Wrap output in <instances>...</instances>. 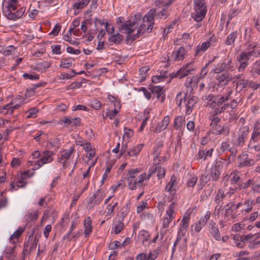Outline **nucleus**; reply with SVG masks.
<instances>
[{"label":"nucleus","instance_id":"nucleus-52","mask_svg":"<svg viewBox=\"0 0 260 260\" xmlns=\"http://www.w3.org/2000/svg\"><path fill=\"white\" fill-rule=\"evenodd\" d=\"M108 99L110 102L113 104L114 108H116L120 109L121 105L119 100L111 94H109L108 96Z\"/></svg>","mask_w":260,"mask_h":260},{"label":"nucleus","instance_id":"nucleus-61","mask_svg":"<svg viewBox=\"0 0 260 260\" xmlns=\"http://www.w3.org/2000/svg\"><path fill=\"white\" fill-rule=\"evenodd\" d=\"M165 76L164 75H159L158 74H156L152 77V81L153 83L165 81Z\"/></svg>","mask_w":260,"mask_h":260},{"label":"nucleus","instance_id":"nucleus-39","mask_svg":"<svg viewBox=\"0 0 260 260\" xmlns=\"http://www.w3.org/2000/svg\"><path fill=\"white\" fill-rule=\"evenodd\" d=\"M185 123V117L184 116H177L175 117L173 127L176 130L179 129Z\"/></svg>","mask_w":260,"mask_h":260},{"label":"nucleus","instance_id":"nucleus-56","mask_svg":"<svg viewBox=\"0 0 260 260\" xmlns=\"http://www.w3.org/2000/svg\"><path fill=\"white\" fill-rule=\"evenodd\" d=\"M146 208H148L147 201L146 200H143L137 207V213L139 214Z\"/></svg>","mask_w":260,"mask_h":260},{"label":"nucleus","instance_id":"nucleus-2","mask_svg":"<svg viewBox=\"0 0 260 260\" xmlns=\"http://www.w3.org/2000/svg\"><path fill=\"white\" fill-rule=\"evenodd\" d=\"M25 10V7L20 6L18 0H9L8 6L4 11L8 19L16 20L23 15Z\"/></svg>","mask_w":260,"mask_h":260},{"label":"nucleus","instance_id":"nucleus-42","mask_svg":"<svg viewBox=\"0 0 260 260\" xmlns=\"http://www.w3.org/2000/svg\"><path fill=\"white\" fill-rule=\"evenodd\" d=\"M17 48L13 45H10L5 48H0V53L5 56H8L15 52Z\"/></svg>","mask_w":260,"mask_h":260},{"label":"nucleus","instance_id":"nucleus-9","mask_svg":"<svg viewBox=\"0 0 260 260\" xmlns=\"http://www.w3.org/2000/svg\"><path fill=\"white\" fill-rule=\"evenodd\" d=\"M175 0H155L156 6L161 9L157 12V15L159 18H166L169 15V6L171 5Z\"/></svg>","mask_w":260,"mask_h":260},{"label":"nucleus","instance_id":"nucleus-45","mask_svg":"<svg viewBox=\"0 0 260 260\" xmlns=\"http://www.w3.org/2000/svg\"><path fill=\"white\" fill-rule=\"evenodd\" d=\"M210 177L208 174H203L200 178L199 181L198 183L199 189H202L209 181Z\"/></svg>","mask_w":260,"mask_h":260},{"label":"nucleus","instance_id":"nucleus-48","mask_svg":"<svg viewBox=\"0 0 260 260\" xmlns=\"http://www.w3.org/2000/svg\"><path fill=\"white\" fill-rule=\"evenodd\" d=\"M38 217V214L37 212H28L25 215L24 218L27 222H32L37 220Z\"/></svg>","mask_w":260,"mask_h":260},{"label":"nucleus","instance_id":"nucleus-49","mask_svg":"<svg viewBox=\"0 0 260 260\" xmlns=\"http://www.w3.org/2000/svg\"><path fill=\"white\" fill-rule=\"evenodd\" d=\"M25 228H19L14 233L10 236V240L11 242L13 243H15V241H14V239L17 240L19 237L24 232Z\"/></svg>","mask_w":260,"mask_h":260},{"label":"nucleus","instance_id":"nucleus-38","mask_svg":"<svg viewBox=\"0 0 260 260\" xmlns=\"http://www.w3.org/2000/svg\"><path fill=\"white\" fill-rule=\"evenodd\" d=\"M85 73L84 70H81L79 72H76L74 70H72V71L69 73H62L59 77V79L61 80H66L71 79V78L75 76L76 75H80Z\"/></svg>","mask_w":260,"mask_h":260},{"label":"nucleus","instance_id":"nucleus-21","mask_svg":"<svg viewBox=\"0 0 260 260\" xmlns=\"http://www.w3.org/2000/svg\"><path fill=\"white\" fill-rule=\"evenodd\" d=\"M237 106V102L235 100H232L230 103H224L222 104L219 106L218 109H215L214 110V113L215 114H220L221 113L224 112L225 111H227V110L231 109L233 110L235 109Z\"/></svg>","mask_w":260,"mask_h":260},{"label":"nucleus","instance_id":"nucleus-64","mask_svg":"<svg viewBox=\"0 0 260 260\" xmlns=\"http://www.w3.org/2000/svg\"><path fill=\"white\" fill-rule=\"evenodd\" d=\"M133 135V131L131 129L124 127V134L123 136V139L126 138L127 139H129Z\"/></svg>","mask_w":260,"mask_h":260},{"label":"nucleus","instance_id":"nucleus-23","mask_svg":"<svg viewBox=\"0 0 260 260\" xmlns=\"http://www.w3.org/2000/svg\"><path fill=\"white\" fill-rule=\"evenodd\" d=\"M173 220L174 219L164 216L160 219V223L161 224V228L160 231L161 239H162L164 235L169 231L170 224Z\"/></svg>","mask_w":260,"mask_h":260},{"label":"nucleus","instance_id":"nucleus-1","mask_svg":"<svg viewBox=\"0 0 260 260\" xmlns=\"http://www.w3.org/2000/svg\"><path fill=\"white\" fill-rule=\"evenodd\" d=\"M155 13V10H150L142 19L141 15L137 13L132 20L121 25L119 31L127 34V38L133 40L139 38L146 30L150 32L153 27Z\"/></svg>","mask_w":260,"mask_h":260},{"label":"nucleus","instance_id":"nucleus-40","mask_svg":"<svg viewBox=\"0 0 260 260\" xmlns=\"http://www.w3.org/2000/svg\"><path fill=\"white\" fill-rule=\"evenodd\" d=\"M149 169L154 170V174L157 172V176L158 179L163 178L165 176L166 172L165 169L158 165H154L150 167Z\"/></svg>","mask_w":260,"mask_h":260},{"label":"nucleus","instance_id":"nucleus-36","mask_svg":"<svg viewBox=\"0 0 260 260\" xmlns=\"http://www.w3.org/2000/svg\"><path fill=\"white\" fill-rule=\"evenodd\" d=\"M143 146L144 144H139L135 146H133L125 154V157H126L127 156L130 157L137 156L142 150Z\"/></svg>","mask_w":260,"mask_h":260},{"label":"nucleus","instance_id":"nucleus-27","mask_svg":"<svg viewBox=\"0 0 260 260\" xmlns=\"http://www.w3.org/2000/svg\"><path fill=\"white\" fill-rule=\"evenodd\" d=\"M59 124L66 123L67 125H73L75 126H80L81 124V118L79 117L71 118L69 117H64L61 119Z\"/></svg>","mask_w":260,"mask_h":260},{"label":"nucleus","instance_id":"nucleus-46","mask_svg":"<svg viewBox=\"0 0 260 260\" xmlns=\"http://www.w3.org/2000/svg\"><path fill=\"white\" fill-rule=\"evenodd\" d=\"M225 91L226 92L223 93V95L221 96H219V99L221 104H223L230 99V96L233 92V89L229 87L226 88Z\"/></svg>","mask_w":260,"mask_h":260},{"label":"nucleus","instance_id":"nucleus-24","mask_svg":"<svg viewBox=\"0 0 260 260\" xmlns=\"http://www.w3.org/2000/svg\"><path fill=\"white\" fill-rule=\"evenodd\" d=\"M210 217V212L208 211L206 214L201 217L200 220L191 226V228L194 226V230L196 232H199L202 230V228L206 224L208 220Z\"/></svg>","mask_w":260,"mask_h":260},{"label":"nucleus","instance_id":"nucleus-26","mask_svg":"<svg viewBox=\"0 0 260 260\" xmlns=\"http://www.w3.org/2000/svg\"><path fill=\"white\" fill-rule=\"evenodd\" d=\"M233 240L232 244L233 246L238 248H243L244 247V234H235L231 235Z\"/></svg>","mask_w":260,"mask_h":260},{"label":"nucleus","instance_id":"nucleus-59","mask_svg":"<svg viewBox=\"0 0 260 260\" xmlns=\"http://www.w3.org/2000/svg\"><path fill=\"white\" fill-rule=\"evenodd\" d=\"M198 180V177L195 175H191L187 181L186 184L188 187H191L195 185Z\"/></svg>","mask_w":260,"mask_h":260},{"label":"nucleus","instance_id":"nucleus-47","mask_svg":"<svg viewBox=\"0 0 260 260\" xmlns=\"http://www.w3.org/2000/svg\"><path fill=\"white\" fill-rule=\"evenodd\" d=\"M174 205L175 203H171L168 206L167 209L166 210V214L164 216L170 217L171 218L174 219L175 218V212H174Z\"/></svg>","mask_w":260,"mask_h":260},{"label":"nucleus","instance_id":"nucleus-53","mask_svg":"<svg viewBox=\"0 0 260 260\" xmlns=\"http://www.w3.org/2000/svg\"><path fill=\"white\" fill-rule=\"evenodd\" d=\"M140 217L142 220L148 219L151 221H154L155 219V216L153 213L146 211L143 212L141 214Z\"/></svg>","mask_w":260,"mask_h":260},{"label":"nucleus","instance_id":"nucleus-4","mask_svg":"<svg viewBox=\"0 0 260 260\" xmlns=\"http://www.w3.org/2000/svg\"><path fill=\"white\" fill-rule=\"evenodd\" d=\"M183 99L186 108V114L189 115L192 112L193 108L198 102V99L196 96L187 94H185L183 98L181 93L179 92L176 97V104L179 107L181 106Z\"/></svg>","mask_w":260,"mask_h":260},{"label":"nucleus","instance_id":"nucleus-7","mask_svg":"<svg viewBox=\"0 0 260 260\" xmlns=\"http://www.w3.org/2000/svg\"><path fill=\"white\" fill-rule=\"evenodd\" d=\"M235 189L230 188L229 191L224 192L222 189H218L215 193L214 202L216 204L215 207V210L219 213L223 206L224 201L226 198H229L235 192Z\"/></svg>","mask_w":260,"mask_h":260},{"label":"nucleus","instance_id":"nucleus-35","mask_svg":"<svg viewBox=\"0 0 260 260\" xmlns=\"http://www.w3.org/2000/svg\"><path fill=\"white\" fill-rule=\"evenodd\" d=\"M186 54V50L184 47H180L176 51H174L172 53V57L175 60H182L184 58L185 55Z\"/></svg>","mask_w":260,"mask_h":260},{"label":"nucleus","instance_id":"nucleus-3","mask_svg":"<svg viewBox=\"0 0 260 260\" xmlns=\"http://www.w3.org/2000/svg\"><path fill=\"white\" fill-rule=\"evenodd\" d=\"M208 119L210 123V132L212 134L222 135L226 136L230 133V127L227 125H221L219 123L221 119L218 117V115H209Z\"/></svg>","mask_w":260,"mask_h":260},{"label":"nucleus","instance_id":"nucleus-15","mask_svg":"<svg viewBox=\"0 0 260 260\" xmlns=\"http://www.w3.org/2000/svg\"><path fill=\"white\" fill-rule=\"evenodd\" d=\"M105 194L101 188H99L93 194L92 196L89 198L87 208L91 209L96 205H99L104 199Z\"/></svg>","mask_w":260,"mask_h":260},{"label":"nucleus","instance_id":"nucleus-34","mask_svg":"<svg viewBox=\"0 0 260 260\" xmlns=\"http://www.w3.org/2000/svg\"><path fill=\"white\" fill-rule=\"evenodd\" d=\"M123 39V36L119 33L113 34L110 35L108 38V41L110 45L119 44Z\"/></svg>","mask_w":260,"mask_h":260},{"label":"nucleus","instance_id":"nucleus-20","mask_svg":"<svg viewBox=\"0 0 260 260\" xmlns=\"http://www.w3.org/2000/svg\"><path fill=\"white\" fill-rule=\"evenodd\" d=\"M193 70L194 69L190 66H182L176 73H171V78H182L190 74Z\"/></svg>","mask_w":260,"mask_h":260},{"label":"nucleus","instance_id":"nucleus-12","mask_svg":"<svg viewBox=\"0 0 260 260\" xmlns=\"http://www.w3.org/2000/svg\"><path fill=\"white\" fill-rule=\"evenodd\" d=\"M203 99L207 101V106L211 108L209 115H216L213 111L215 112V109H218L219 106L222 105L219 99V96L209 94L203 96Z\"/></svg>","mask_w":260,"mask_h":260},{"label":"nucleus","instance_id":"nucleus-60","mask_svg":"<svg viewBox=\"0 0 260 260\" xmlns=\"http://www.w3.org/2000/svg\"><path fill=\"white\" fill-rule=\"evenodd\" d=\"M127 186L128 188L132 190H136L139 185V183L138 182V178L133 179L131 181L127 182Z\"/></svg>","mask_w":260,"mask_h":260},{"label":"nucleus","instance_id":"nucleus-37","mask_svg":"<svg viewBox=\"0 0 260 260\" xmlns=\"http://www.w3.org/2000/svg\"><path fill=\"white\" fill-rule=\"evenodd\" d=\"M213 152L212 148L206 150L203 149H200L197 155V159H203L204 160L207 158L208 156L211 157Z\"/></svg>","mask_w":260,"mask_h":260},{"label":"nucleus","instance_id":"nucleus-43","mask_svg":"<svg viewBox=\"0 0 260 260\" xmlns=\"http://www.w3.org/2000/svg\"><path fill=\"white\" fill-rule=\"evenodd\" d=\"M210 46V42L206 41L203 42L201 45L197 46L196 49V55H197L200 53L205 52Z\"/></svg>","mask_w":260,"mask_h":260},{"label":"nucleus","instance_id":"nucleus-5","mask_svg":"<svg viewBox=\"0 0 260 260\" xmlns=\"http://www.w3.org/2000/svg\"><path fill=\"white\" fill-rule=\"evenodd\" d=\"M193 12L191 17L196 22L201 21L207 13V8L204 0H193Z\"/></svg>","mask_w":260,"mask_h":260},{"label":"nucleus","instance_id":"nucleus-33","mask_svg":"<svg viewBox=\"0 0 260 260\" xmlns=\"http://www.w3.org/2000/svg\"><path fill=\"white\" fill-rule=\"evenodd\" d=\"M142 168H137L135 169H131L127 171V173L125 178L127 182L136 179L138 174L142 172Z\"/></svg>","mask_w":260,"mask_h":260},{"label":"nucleus","instance_id":"nucleus-31","mask_svg":"<svg viewBox=\"0 0 260 260\" xmlns=\"http://www.w3.org/2000/svg\"><path fill=\"white\" fill-rule=\"evenodd\" d=\"M124 223L122 222V219H117L115 218L113 221V225L111 231L112 233L115 234H118L121 232L123 229Z\"/></svg>","mask_w":260,"mask_h":260},{"label":"nucleus","instance_id":"nucleus-58","mask_svg":"<svg viewBox=\"0 0 260 260\" xmlns=\"http://www.w3.org/2000/svg\"><path fill=\"white\" fill-rule=\"evenodd\" d=\"M76 225L74 221H72L71 225L70 227L68 233L63 236V239H68L69 241L72 240V238H70V235L71 234L73 231L76 228Z\"/></svg>","mask_w":260,"mask_h":260},{"label":"nucleus","instance_id":"nucleus-17","mask_svg":"<svg viewBox=\"0 0 260 260\" xmlns=\"http://www.w3.org/2000/svg\"><path fill=\"white\" fill-rule=\"evenodd\" d=\"M98 0H75L73 4V9L75 12L77 10H80L87 6L90 1L91 4L90 7L91 8L96 9L98 6L97 2Z\"/></svg>","mask_w":260,"mask_h":260},{"label":"nucleus","instance_id":"nucleus-29","mask_svg":"<svg viewBox=\"0 0 260 260\" xmlns=\"http://www.w3.org/2000/svg\"><path fill=\"white\" fill-rule=\"evenodd\" d=\"M37 243L33 242L32 238L31 235L29 236L26 242L24 243V247L23 249V253H29L32 250L35 249L37 246Z\"/></svg>","mask_w":260,"mask_h":260},{"label":"nucleus","instance_id":"nucleus-50","mask_svg":"<svg viewBox=\"0 0 260 260\" xmlns=\"http://www.w3.org/2000/svg\"><path fill=\"white\" fill-rule=\"evenodd\" d=\"M149 69V66H142L139 69L140 78L141 81L145 80L146 77L148 76L147 72Z\"/></svg>","mask_w":260,"mask_h":260},{"label":"nucleus","instance_id":"nucleus-30","mask_svg":"<svg viewBox=\"0 0 260 260\" xmlns=\"http://www.w3.org/2000/svg\"><path fill=\"white\" fill-rule=\"evenodd\" d=\"M92 220L90 216H87L84 221V234L85 238L89 236L93 230V226L91 225Z\"/></svg>","mask_w":260,"mask_h":260},{"label":"nucleus","instance_id":"nucleus-25","mask_svg":"<svg viewBox=\"0 0 260 260\" xmlns=\"http://www.w3.org/2000/svg\"><path fill=\"white\" fill-rule=\"evenodd\" d=\"M259 187V184L254 183L252 179H249L245 183V192L247 193L258 192Z\"/></svg>","mask_w":260,"mask_h":260},{"label":"nucleus","instance_id":"nucleus-51","mask_svg":"<svg viewBox=\"0 0 260 260\" xmlns=\"http://www.w3.org/2000/svg\"><path fill=\"white\" fill-rule=\"evenodd\" d=\"M243 229L244 223L242 222L235 223L232 228V231L236 232V234H244Z\"/></svg>","mask_w":260,"mask_h":260},{"label":"nucleus","instance_id":"nucleus-10","mask_svg":"<svg viewBox=\"0 0 260 260\" xmlns=\"http://www.w3.org/2000/svg\"><path fill=\"white\" fill-rule=\"evenodd\" d=\"M213 72L217 74L215 78L218 81V86H223L226 85L232 79V77L229 75L228 72L222 68V66L214 68Z\"/></svg>","mask_w":260,"mask_h":260},{"label":"nucleus","instance_id":"nucleus-54","mask_svg":"<svg viewBox=\"0 0 260 260\" xmlns=\"http://www.w3.org/2000/svg\"><path fill=\"white\" fill-rule=\"evenodd\" d=\"M38 111L39 109L36 107L29 109L26 112L27 118L36 117Z\"/></svg>","mask_w":260,"mask_h":260},{"label":"nucleus","instance_id":"nucleus-14","mask_svg":"<svg viewBox=\"0 0 260 260\" xmlns=\"http://www.w3.org/2000/svg\"><path fill=\"white\" fill-rule=\"evenodd\" d=\"M191 214V211L189 209L184 213L179 224L177 236H180L181 238L185 235L189 226Z\"/></svg>","mask_w":260,"mask_h":260},{"label":"nucleus","instance_id":"nucleus-18","mask_svg":"<svg viewBox=\"0 0 260 260\" xmlns=\"http://www.w3.org/2000/svg\"><path fill=\"white\" fill-rule=\"evenodd\" d=\"M223 162L221 160H217L214 166L211 168L210 178L214 181H217L219 178L221 174V170L223 168Z\"/></svg>","mask_w":260,"mask_h":260},{"label":"nucleus","instance_id":"nucleus-55","mask_svg":"<svg viewBox=\"0 0 260 260\" xmlns=\"http://www.w3.org/2000/svg\"><path fill=\"white\" fill-rule=\"evenodd\" d=\"M22 76L25 79L31 80H38L39 79V75L35 73H24Z\"/></svg>","mask_w":260,"mask_h":260},{"label":"nucleus","instance_id":"nucleus-13","mask_svg":"<svg viewBox=\"0 0 260 260\" xmlns=\"http://www.w3.org/2000/svg\"><path fill=\"white\" fill-rule=\"evenodd\" d=\"M241 204V202L237 204L235 203H229L226 204L224 206L225 213L223 219L221 221L220 223L222 226H224V223L229 221L230 219L235 218V216L233 214L234 210L237 209Z\"/></svg>","mask_w":260,"mask_h":260},{"label":"nucleus","instance_id":"nucleus-6","mask_svg":"<svg viewBox=\"0 0 260 260\" xmlns=\"http://www.w3.org/2000/svg\"><path fill=\"white\" fill-rule=\"evenodd\" d=\"M29 171H27L21 173L20 176L15 178L13 181L11 182L9 185L10 191L12 192L18 190L19 188H24L27 184V182L25 180L32 176L35 174L34 171H32L30 174H29Z\"/></svg>","mask_w":260,"mask_h":260},{"label":"nucleus","instance_id":"nucleus-57","mask_svg":"<svg viewBox=\"0 0 260 260\" xmlns=\"http://www.w3.org/2000/svg\"><path fill=\"white\" fill-rule=\"evenodd\" d=\"M90 105L95 110H100L102 107V104L100 101L93 99L90 101Z\"/></svg>","mask_w":260,"mask_h":260},{"label":"nucleus","instance_id":"nucleus-16","mask_svg":"<svg viewBox=\"0 0 260 260\" xmlns=\"http://www.w3.org/2000/svg\"><path fill=\"white\" fill-rule=\"evenodd\" d=\"M177 184V178L174 175H172L170 178V181L166 185L165 191L169 192L168 201H172L176 194V189L175 185Z\"/></svg>","mask_w":260,"mask_h":260},{"label":"nucleus","instance_id":"nucleus-62","mask_svg":"<svg viewBox=\"0 0 260 260\" xmlns=\"http://www.w3.org/2000/svg\"><path fill=\"white\" fill-rule=\"evenodd\" d=\"M11 105H13V101H11L9 104L4 106L5 111V115H11L13 114V108H11Z\"/></svg>","mask_w":260,"mask_h":260},{"label":"nucleus","instance_id":"nucleus-32","mask_svg":"<svg viewBox=\"0 0 260 260\" xmlns=\"http://www.w3.org/2000/svg\"><path fill=\"white\" fill-rule=\"evenodd\" d=\"M153 170L152 169H149L147 174L146 172H143L138 176L139 185L142 186V184L145 180H149L150 179L151 176L154 174Z\"/></svg>","mask_w":260,"mask_h":260},{"label":"nucleus","instance_id":"nucleus-22","mask_svg":"<svg viewBox=\"0 0 260 260\" xmlns=\"http://www.w3.org/2000/svg\"><path fill=\"white\" fill-rule=\"evenodd\" d=\"M118 205V202L117 201L113 200L109 204H107L105 211L101 210L100 211L99 213L101 215H103L105 213L106 216H109V217L108 218V219L114 215L113 212L114 209L116 207H117Z\"/></svg>","mask_w":260,"mask_h":260},{"label":"nucleus","instance_id":"nucleus-11","mask_svg":"<svg viewBox=\"0 0 260 260\" xmlns=\"http://www.w3.org/2000/svg\"><path fill=\"white\" fill-rule=\"evenodd\" d=\"M55 155V152L50 150H45L42 152L41 158L36 161H34L32 164L33 170H37L41 168L44 165L50 163L53 160V156Z\"/></svg>","mask_w":260,"mask_h":260},{"label":"nucleus","instance_id":"nucleus-28","mask_svg":"<svg viewBox=\"0 0 260 260\" xmlns=\"http://www.w3.org/2000/svg\"><path fill=\"white\" fill-rule=\"evenodd\" d=\"M164 147V141L161 139H156L154 142V146L153 150V154L155 156L154 161L156 160V158L159 157L160 154L161 150Z\"/></svg>","mask_w":260,"mask_h":260},{"label":"nucleus","instance_id":"nucleus-63","mask_svg":"<svg viewBox=\"0 0 260 260\" xmlns=\"http://www.w3.org/2000/svg\"><path fill=\"white\" fill-rule=\"evenodd\" d=\"M236 36L237 34L235 32L230 34L228 37L225 44L228 45H231L233 44L235 40Z\"/></svg>","mask_w":260,"mask_h":260},{"label":"nucleus","instance_id":"nucleus-8","mask_svg":"<svg viewBox=\"0 0 260 260\" xmlns=\"http://www.w3.org/2000/svg\"><path fill=\"white\" fill-rule=\"evenodd\" d=\"M74 152V147H71L68 149H61L59 152L57 161L62 165L63 168H66L70 164V159L73 158Z\"/></svg>","mask_w":260,"mask_h":260},{"label":"nucleus","instance_id":"nucleus-41","mask_svg":"<svg viewBox=\"0 0 260 260\" xmlns=\"http://www.w3.org/2000/svg\"><path fill=\"white\" fill-rule=\"evenodd\" d=\"M150 237L149 232L146 230H141L138 235V239L141 240L143 245H145V243L148 242Z\"/></svg>","mask_w":260,"mask_h":260},{"label":"nucleus","instance_id":"nucleus-19","mask_svg":"<svg viewBox=\"0 0 260 260\" xmlns=\"http://www.w3.org/2000/svg\"><path fill=\"white\" fill-rule=\"evenodd\" d=\"M149 89L151 90L152 94L156 96L157 99L160 100L162 103L166 99L165 90L164 87L160 85H150Z\"/></svg>","mask_w":260,"mask_h":260},{"label":"nucleus","instance_id":"nucleus-44","mask_svg":"<svg viewBox=\"0 0 260 260\" xmlns=\"http://www.w3.org/2000/svg\"><path fill=\"white\" fill-rule=\"evenodd\" d=\"M210 234L215 240L218 241L220 240V234L218 228L215 223L211 225L210 229Z\"/></svg>","mask_w":260,"mask_h":260}]
</instances>
